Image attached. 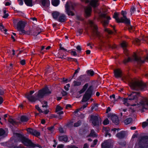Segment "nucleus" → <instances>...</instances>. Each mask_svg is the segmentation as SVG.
Listing matches in <instances>:
<instances>
[{
	"instance_id": "nucleus-1",
	"label": "nucleus",
	"mask_w": 148,
	"mask_h": 148,
	"mask_svg": "<svg viewBox=\"0 0 148 148\" xmlns=\"http://www.w3.org/2000/svg\"><path fill=\"white\" fill-rule=\"evenodd\" d=\"M34 92V90H31L29 92H26L25 94V97L30 102H35L37 100H40V99H43L46 95H49L51 92L49 90V88L47 86H45L38 91L37 95H36L37 98L36 99L33 96H32Z\"/></svg>"
},
{
	"instance_id": "nucleus-2",
	"label": "nucleus",
	"mask_w": 148,
	"mask_h": 148,
	"mask_svg": "<svg viewBox=\"0 0 148 148\" xmlns=\"http://www.w3.org/2000/svg\"><path fill=\"white\" fill-rule=\"evenodd\" d=\"M14 136L18 138V141H21L25 146L29 147L32 148H34L38 147L41 148L42 146L38 144H35L32 142V140L29 138H26L23 134L20 133H14L13 134Z\"/></svg>"
},
{
	"instance_id": "nucleus-3",
	"label": "nucleus",
	"mask_w": 148,
	"mask_h": 148,
	"mask_svg": "<svg viewBox=\"0 0 148 148\" xmlns=\"http://www.w3.org/2000/svg\"><path fill=\"white\" fill-rule=\"evenodd\" d=\"M129 86L133 89L136 88H145L146 86V84L144 83L142 81L134 80L132 79L129 83Z\"/></svg>"
},
{
	"instance_id": "nucleus-4",
	"label": "nucleus",
	"mask_w": 148,
	"mask_h": 148,
	"mask_svg": "<svg viewBox=\"0 0 148 148\" xmlns=\"http://www.w3.org/2000/svg\"><path fill=\"white\" fill-rule=\"evenodd\" d=\"M138 148H148V136L145 135L139 138Z\"/></svg>"
},
{
	"instance_id": "nucleus-5",
	"label": "nucleus",
	"mask_w": 148,
	"mask_h": 148,
	"mask_svg": "<svg viewBox=\"0 0 148 148\" xmlns=\"http://www.w3.org/2000/svg\"><path fill=\"white\" fill-rule=\"evenodd\" d=\"M93 92V86L91 85L89 86L83 95L81 101L82 102H86L88 101L91 97Z\"/></svg>"
},
{
	"instance_id": "nucleus-6",
	"label": "nucleus",
	"mask_w": 148,
	"mask_h": 148,
	"mask_svg": "<svg viewBox=\"0 0 148 148\" xmlns=\"http://www.w3.org/2000/svg\"><path fill=\"white\" fill-rule=\"evenodd\" d=\"M18 21L17 20H14L13 23L14 25H16L17 29L19 31H20L21 32L24 33L25 32V30L24 29L26 23L25 21Z\"/></svg>"
},
{
	"instance_id": "nucleus-7",
	"label": "nucleus",
	"mask_w": 148,
	"mask_h": 148,
	"mask_svg": "<svg viewBox=\"0 0 148 148\" xmlns=\"http://www.w3.org/2000/svg\"><path fill=\"white\" fill-rule=\"evenodd\" d=\"M90 120L94 126H98L101 124V119L99 116L91 115L90 116Z\"/></svg>"
},
{
	"instance_id": "nucleus-8",
	"label": "nucleus",
	"mask_w": 148,
	"mask_h": 148,
	"mask_svg": "<svg viewBox=\"0 0 148 148\" xmlns=\"http://www.w3.org/2000/svg\"><path fill=\"white\" fill-rule=\"evenodd\" d=\"M98 28L97 25H94L93 26L92 29V36H96L98 38L99 40H101V35L100 32L98 31Z\"/></svg>"
},
{
	"instance_id": "nucleus-9",
	"label": "nucleus",
	"mask_w": 148,
	"mask_h": 148,
	"mask_svg": "<svg viewBox=\"0 0 148 148\" xmlns=\"http://www.w3.org/2000/svg\"><path fill=\"white\" fill-rule=\"evenodd\" d=\"M113 143L110 139L105 140L101 144L102 148H113Z\"/></svg>"
},
{
	"instance_id": "nucleus-10",
	"label": "nucleus",
	"mask_w": 148,
	"mask_h": 148,
	"mask_svg": "<svg viewBox=\"0 0 148 148\" xmlns=\"http://www.w3.org/2000/svg\"><path fill=\"white\" fill-rule=\"evenodd\" d=\"M127 13L125 11H122L121 12V14L123 16L121 17V21L122 23H123L126 25H130V20L127 18L126 14Z\"/></svg>"
},
{
	"instance_id": "nucleus-11",
	"label": "nucleus",
	"mask_w": 148,
	"mask_h": 148,
	"mask_svg": "<svg viewBox=\"0 0 148 148\" xmlns=\"http://www.w3.org/2000/svg\"><path fill=\"white\" fill-rule=\"evenodd\" d=\"M114 76L116 78H121L123 76V71L121 69L117 68L114 70Z\"/></svg>"
},
{
	"instance_id": "nucleus-12",
	"label": "nucleus",
	"mask_w": 148,
	"mask_h": 148,
	"mask_svg": "<svg viewBox=\"0 0 148 148\" xmlns=\"http://www.w3.org/2000/svg\"><path fill=\"white\" fill-rule=\"evenodd\" d=\"M140 93L139 92H132L131 94L128 95V99L132 100L137 99L140 96Z\"/></svg>"
},
{
	"instance_id": "nucleus-13",
	"label": "nucleus",
	"mask_w": 148,
	"mask_h": 148,
	"mask_svg": "<svg viewBox=\"0 0 148 148\" xmlns=\"http://www.w3.org/2000/svg\"><path fill=\"white\" fill-rule=\"evenodd\" d=\"M92 8L90 7H88L84 9V16L86 18L90 17L91 15Z\"/></svg>"
},
{
	"instance_id": "nucleus-14",
	"label": "nucleus",
	"mask_w": 148,
	"mask_h": 148,
	"mask_svg": "<svg viewBox=\"0 0 148 148\" xmlns=\"http://www.w3.org/2000/svg\"><path fill=\"white\" fill-rule=\"evenodd\" d=\"M111 119L112 122L116 125H118L119 123V120L118 117L115 115L111 116Z\"/></svg>"
},
{
	"instance_id": "nucleus-15",
	"label": "nucleus",
	"mask_w": 148,
	"mask_h": 148,
	"mask_svg": "<svg viewBox=\"0 0 148 148\" xmlns=\"http://www.w3.org/2000/svg\"><path fill=\"white\" fill-rule=\"evenodd\" d=\"M59 141H64L65 143H67L68 141V138L66 135L60 136L58 137Z\"/></svg>"
},
{
	"instance_id": "nucleus-16",
	"label": "nucleus",
	"mask_w": 148,
	"mask_h": 148,
	"mask_svg": "<svg viewBox=\"0 0 148 148\" xmlns=\"http://www.w3.org/2000/svg\"><path fill=\"white\" fill-rule=\"evenodd\" d=\"M79 80L81 81L87 82L89 80V78L87 75H80L78 77Z\"/></svg>"
},
{
	"instance_id": "nucleus-17",
	"label": "nucleus",
	"mask_w": 148,
	"mask_h": 148,
	"mask_svg": "<svg viewBox=\"0 0 148 148\" xmlns=\"http://www.w3.org/2000/svg\"><path fill=\"white\" fill-rule=\"evenodd\" d=\"M40 2L43 7L48 8L49 6L50 2L49 0H40Z\"/></svg>"
},
{
	"instance_id": "nucleus-18",
	"label": "nucleus",
	"mask_w": 148,
	"mask_h": 148,
	"mask_svg": "<svg viewBox=\"0 0 148 148\" xmlns=\"http://www.w3.org/2000/svg\"><path fill=\"white\" fill-rule=\"evenodd\" d=\"M98 1V0H91L90 1V5L94 8H96L99 5Z\"/></svg>"
},
{
	"instance_id": "nucleus-19",
	"label": "nucleus",
	"mask_w": 148,
	"mask_h": 148,
	"mask_svg": "<svg viewBox=\"0 0 148 148\" xmlns=\"http://www.w3.org/2000/svg\"><path fill=\"white\" fill-rule=\"evenodd\" d=\"M133 57L134 58V60L136 61L138 63H143L145 62L144 60H141L140 57H138L135 53L133 55Z\"/></svg>"
},
{
	"instance_id": "nucleus-20",
	"label": "nucleus",
	"mask_w": 148,
	"mask_h": 148,
	"mask_svg": "<svg viewBox=\"0 0 148 148\" xmlns=\"http://www.w3.org/2000/svg\"><path fill=\"white\" fill-rule=\"evenodd\" d=\"M125 135V132L124 131H121L118 133L116 134V136L119 139H123L124 138Z\"/></svg>"
},
{
	"instance_id": "nucleus-21",
	"label": "nucleus",
	"mask_w": 148,
	"mask_h": 148,
	"mask_svg": "<svg viewBox=\"0 0 148 148\" xmlns=\"http://www.w3.org/2000/svg\"><path fill=\"white\" fill-rule=\"evenodd\" d=\"M57 20L61 23H64L66 21V16L64 14H62L59 17Z\"/></svg>"
},
{
	"instance_id": "nucleus-22",
	"label": "nucleus",
	"mask_w": 148,
	"mask_h": 148,
	"mask_svg": "<svg viewBox=\"0 0 148 148\" xmlns=\"http://www.w3.org/2000/svg\"><path fill=\"white\" fill-rule=\"evenodd\" d=\"M122 80L123 81H127L128 82L129 84L130 82V81L132 79V78H131L130 76L128 75H124L123 74V76L121 77Z\"/></svg>"
},
{
	"instance_id": "nucleus-23",
	"label": "nucleus",
	"mask_w": 148,
	"mask_h": 148,
	"mask_svg": "<svg viewBox=\"0 0 148 148\" xmlns=\"http://www.w3.org/2000/svg\"><path fill=\"white\" fill-rule=\"evenodd\" d=\"M119 14L116 12L114 13L113 17L115 19L116 22L117 23H122V22L121 21V18H118Z\"/></svg>"
},
{
	"instance_id": "nucleus-24",
	"label": "nucleus",
	"mask_w": 148,
	"mask_h": 148,
	"mask_svg": "<svg viewBox=\"0 0 148 148\" xmlns=\"http://www.w3.org/2000/svg\"><path fill=\"white\" fill-rule=\"evenodd\" d=\"M60 14L59 12L55 11L52 13V15L54 19L57 20L58 18V17L60 16Z\"/></svg>"
},
{
	"instance_id": "nucleus-25",
	"label": "nucleus",
	"mask_w": 148,
	"mask_h": 148,
	"mask_svg": "<svg viewBox=\"0 0 148 148\" xmlns=\"http://www.w3.org/2000/svg\"><path fill=\"white\" fill-rule=\"evenodd\" d=\"M29 120V118L26 116L22 115L21 116L20 121L22 122H27Z\"/></svg>"
},
{
	"instance_id": "nucleus-26",
	"label": "nucleus",
	"mask_w": 148,
	"mask_h": 148,
	"mask_svg": "<svg viewBox=\"0 0 148 148\" xmlns=\"http://www.w3.org/2000/svg\"><path fill=\"white\" fill-rule=\"evenodd\" d=\"M24 1L27 6L31 7L33 5L32 0H24Z\"/></svg>"
},
{
	"instance_id": "nucleus-27",
	"label": "nucleus",
	"mask_w": 148,
	"mask_h": 148,
	"mask_svg": "<svg viewBox=\"0 0 148 148\" xmlns=\"http://www.w3.org/2000/svg\"><path fill=\"white\" fill-rule=\"evenodd\" d=\"M88 85V83H86L83 86L81 90L79 92L80 94H82L84 92L87 88Z\"/></svg>"
},
{
	"instance_id": "nucleus-28",
	"label": "nucleus",
	"mask_w": 148,
	"mask_h": 148,
	"mask_svg": "<svg viewBox=\"0 0 148 148\" xmlns=\"http://www.w3.org/2000/svg\"><path fill=\"white\" fill-rule=\"evenodd\" d=\"M59 0H52V4L55 6H57L59 3Z\"/></svg>"
},
{
	"instance_id": "nucleus-29",
	"label": "nucleus",
	"mask_w": 148,
	"mask_h": 148,
	"mask_svg": "<svg viewBox=\"0 0 148 148\" xmlns=\"http://www.w3.org/2000/svg\"><path fill=\"white\" fill-rule=\"evenodd\" d=\"M7 136L6 133L5 131L2 128L0 129V137H4Z\"/></svg>"
},
{
	"instance_id": "nucleus-30",
	"label": "nucleus",
	"mask_w": 148,
	"mask_h": 148,
	"mask_svg": "<svg viewBox=\"0 0 148 148\" xmlns=\"http://www.w3.org/2000/svg\"><path fill=\"white\" fill-rule=\"evenodd\" d=\"M35 31V34H34V35L36 36H37L42 32L41 29L38 27H37L36 28Z\"/></svg>"
},
{
	"instance_id": "nucleus-31",
	"label": "nucleus",
	"mask_w": 148,
	"mask_h": 148,
	"mask_svg": "<svg viewBox=\"0 0 148 148\" xmlns=\"http://www.w3.org/2000/svg\"><path fill=\"white\" fill-rule=\"evenodd\" d=\"M26 130L27 131V133L32 135L34 130L32 128L29 127L27 128L26 129Z\"/></svg>"
},
{
	"instance_id": "nucleus-32",
	"label": "nucleus",
	"mask_w": 148,
	"mask_h": 148,
	"mask_svg": "<svg viewBox=\"0 0 148 148\" xmlns=\"http://www.w3.org/2000/svg\"><path fill=\"white\" fill-rule=\"evenodd\" d=\"M126 25L128 27V30L130 32H132L135 30L134 28H133V26H132L130 25V23L129 25Z\"/></svg>"
},
{
	"instance_id": "nucleus-33",
	"label": "nucleus",
	"mask_w": 148,
	"mask_h": 148,
	"mask_svg": "<svg viewBox=\"0 0 148 148\" xmlns=\"http://www.w3.org/2000/svg\"><path fill=\"white\" fill-rule=\"evenodd\" d=\"M132 59L130 57H128L127 58L125 59L123 61V64H125L132 61Z\"/></svg>"
},
{
	"instance_id": "nucleus-34",
	"label": "nucleus",
	"mask_w": 148,
	"mask_h": 148,
	"mask_svg": "<svg viewBox=\"0 0 148 148\" xmlns=\"http://www.w3.org/2000/svg\"><path fill=\"white\" fill-rule=\"evenodd\" d=\"M132 121V119L131 118H128L126 119L124 121L125 124L127 125L130 124Z\"/></svg>"
},
{
	"instance_id": "nucleus-35",
	"label": "nucleus",
	"mask_w": 148,
	"mask_h": 148,
	"mask_svg": "<svg viewBox=\"0 0 148 148\" xmlns=\"http://www.w3.org/2000/svg\"><path fill=\"white\" fill-rule=\"evenodd\" d=\"M87 74L91 76H93L95 74L94 71L92 70H88L86 71Z\"/></svg>"
},
{
	"instance_id": "nucleus-36",
	"label": "nucleus",
	"mask_w": 148,
	"mask_h": 148,
	"mask_svg": "<svg viewBox=\"0 0 148 148\" xmlns=\"http://www.w3.org/2000/svg\"><path fill=\"white\" fill-rule=\"evenodd\" d=\"M73 121L72 120H70L67 123L66 125L68 127H73Z\"/></svg>"
},
{
	"instance_id": "nucleus-37",
	"label": "nucleus",
	"mask_w": 148,
	"mask_h": 148,
	"mask_svg": "<svg viewBox=\"0 0 148 148\" xmlns=\"http://www.w3.org/2000/svg\"><path fill=\"white\" fill-rule=\"evenodd\" d=\"M89 136H91L92 137H97V135L95 134V132L93 130H91L90 134H89Z\"/></svg>"
},
{
	"instance_id": "nucleus-38",
	"label": "nucleus",
	"mask_w": 148,
	"mask_h": 148,
	"mask_svg": "<svg viewBox=\"0 0 148 148\" xmlns=\"http://www.w3.org/2000/svg\"><path fill=\"white\" fill-rule=\"evenodd\" d=\"M0 30L2 31H4L5 32V34H6V32L8 31L7 29H5L3 26V25L1 23H0Z\"/></svg>"
},
{
	"instance_id": "nucleus-39",
	"label": "nucleus",
	"mask_w": 148,
	"mask_h": 148,
	"mask_svg": "<svg viewBox=\"0 0 148 148\" xmlns=\"http://www.w3.org/2000/svg\"><path fill=\"white\" fill-rule=\"evenodd\" d=\"M32 135L36 137H38L40 136V132H38L36 130H34Z\"/></svg>"
},
{
	"instance_id": "nucleus-40",
	"label": "nucleus",
	"mask_w": 148,
	"mask_h": 148,
	"mask_svg": "<svg viewBox=\"0 0 148 148\" xmlns=\"http://www.w3.org/2000/svg\"><path fill=\"white\" fill-rule=\"evenodd\" d=\"M67 60L69 61H72V62H75L77 63V64H78V62L77 61V59L75 58H71L67 57Z\"/></svg>"
},
{
	"instance_id": "nucleus-41",
	"label": "nucleus",
	"mask_w": 148,
	"mask_h": 148,
	"mask_svg": "<svg viewBox=\"0 0 148 148\" xmlns=\"http://www.w3.org/2000/svg\"><path fill=\"white\" fill-rule=\"evenodd\" d=\"M101 17L104 18H106L107 20H110L111 19V18L110 16H106V14H103L101 15Z\"/></svg>"
},
{
	"instance_id": "nucleus-42",
	"label": "nucleus",
	"mask_w": 148,
	"mask_h": 148,
	"mask_svg": "<svg viewBox=\"0 0 148 148\" xmlns=\"http://www.w3.org/2000/svg\"><path fill=\"white\" fill-rule=\"evenodd\" d=\"M76 19L78 20L81 21H83L84 20V19L83 18V17L79 15H76Z\"/></svg>"
},
{
	"instance_id": "nucleus-43",
	"label": "nucleus",
	"mask_w": 148,
	"mask_h": 148,
	"mask_svg": "<svg viewBox=\"0 0 148 148\" xmlns=\"http://www.w3.org/2000/svg\"><path fill=\"white\" fill-rule=\"evenodd\" d=\"M81 121L80 120H79L77 121L76 123H75L73 126L74 127H78L81 124Z\"/></svg>"
},
{
	"instance_id": "nucleus-44",
	"label": "nucleus",
	"mask_w": 148,
	"mask_h": 148,
	"mask_svg": "<svg viewBox=\"0 0 148 148\" xmlns=\"http://www.w3.org/2000/svg\"><path fill=\"white\" fill-rule=\"evenodd\" d=\"M59 131L60 133H65L66 131H64L63 128L61 127V126L60 127L58 128Z\"/></svg>"
},
{
	"instance_id": "nucleus-45",
	"label": "nucleus",
	"mask_w": 148,
	"mask_h": 148,
	"mask_svg": "<svg viewBox=\"0 0 148 148\" xmlns=\"http://www.w3.org/2000/svg\"><path fill=\"white\" fill-rule=\"evenodd\" d=\"M80 69V68L78 67L77 69L75 70V71L73 74V76L72 78L74 77H76L77 75L76 74H77V73L79 72Z\"/></svg>"
},
{
	"instance_id": "nucleus-46",
	"label": "nucleus",
	"mask_w": 148,
	"mask_h": 148,
	"mask_svg": "<svg viewBox=\"0 0 148 148\" xmlns=\"http://www.w3.org/2000/svg\"><path fill=\"white\" fill-rule=\"evenodd\" d=\"M73 86H77L80 85L81 84V83L80 82H77L74 81L73 82Z\"/></svg>"
},
{
	"instance_id": "nucleus-47",
	"label": "nucleus",
	"mask_w": 148,
	"mask_h": 148,
	"mask_svg": "<svg viewBox=\"0 0 148 148\" xmlns=\"http://www.w3.org/2000/svg\"><path fill=\"white\" fill-rule=\"evenodd\" d=\"M54 125H55L53 126L48 127L47 128V129L50 132H54L55 130Z\"/></svg>"
},
{
	"instance_id": "nucleus-48",
	"label": "nucleus",
	"mask_w": 148,
	"mask_h": 148,
	"mask_svg": "<svg viewBox=\"0 0 148 148\" xmlns=\"http://www.w3.org/2000/svg\"><path fill=\"white\" fill-rule=\"evenodd\" d=\"M10 123L12 124L13 125H16L17 124V123L16 121L12 119H10Z\"/></svg>"
},
{
	"instance_id": "nucleus-49",
	"label": "nucleus",
	"mask_w": 148,
	"mask_h": 148,
	"mask_svg": "<svg viewBox=\"0 0 148 148\" xmlns=\"http://www.w3.org/2000/svg\"><path fill=\"white\" fill-rule=\"evenodd\" d=\"M121 46L122 48H126L127 46L126 42L125 41H123L121 44Z\"/></svg>"
},
{
	"instance_id": "nucleus-50",
	"label": "nucleus",
	"mask_w": 148,
	"mask_h": 148,
	"mask_svg": "<svg viewBox=\"0 0 148 148\" xmlns=\"http://www.w3.org/2000/svg\"><path fill=\"white\" fill-rule=\"evenodd\" d=\"M50 68V66H48L45 69V74H46L47 73H49L50 72L49 70V69Z\"/></svg>"
},
{
	"instance_id": "nucleus-51",
	"label": "nucleus",
	"mask_w": 148,
	"mask_h": 148,
	"mask_svg": "<svg viewBox=\"0 0 148 148\" xmlns=\"http://www.w3.org/2000/svg\"><path fill=\"white\" fill-rule=\"evenodd\" d=\"M63 108L59 106H57L56 107V112H58L63 109Z\"/></svg>"
},
{
	"instance_id": "nucleus-52",
	"label": "nucleus",
	"mask_w": 148,
	"mask_h": 148,
	"mask_svg": "<svg viewBox=\"0 0 148 148\" xmlns=\"http://www.w3.org/2000/svg\"><path fill=\"white\" fill-rule=\"evenodd\" d=\"M6 11L5 10V9H3V13L4 14V15L3 16V17L4 18H7L8 16V13H6Z\"/></svg>"
},
{
	"instance_id": "nucleus-53",
	"label": "nucleus",
	"mask_w": 148,
	"mask_h": 148,
	"mask_svg": "<svg viewBox=\"0 0 148 148\" xmlns=\"http://www.w3.org/2000/svg\"><path fill=\"white\" fill-rule=\"evenodd\" d=\"M109 121L108 118H106L105 119L103 122V124L104 125H107L109 124Z\"/></svg>"
},
{
	"instance_id": "nucleus-54",
	"label": "nucleus",
	"mask_w": 148,
	"mask_h": 148,
	"mask_svg": "<svg viewBox=\"0 0 148 148\" xmlns=\"http://www.w3.org/2000/svg\"><path fill=\"white\" fill-rule=\"evenodd\" d=\"M104 31L106 32H107L109 34H112L114 33L112 30H109L108 28L105 29Z\"/></svg>"
},
{
	"instance_id": "nucleus-55",
	"label": "nucleus",
	"mask_w": 148,
	"mask_h": 148,
	"mask_svg": "<svg viewBox=\"0 0 148 148\" xmlns=\"http://www.w3.org/2000/svg\"><path fill=\"white\" fill-rule=\"evenodd\" d=\"M35 108L39 112V113H42L43 111L39 107L38 105H36L35 106Z\"/></svg>"
},
{
	"instance_id": "nucleus-56",
	"label": "nucleus",
	"mask_w": 148,
	"mask_h": 148,
	"mask_svg": "<svg viewBox=\"0 0 148 148\" xmlns=\"http://www.w3.org/2000/svg\"><path fill=\"white\" fill-rule=\"evenodd\" d=\"M66 13L69 16H73L75 15V13L71 10L69 11V12H67Z\"/></svg>"
},
{
	"instance_id": "nucleus-57",
	"label": "nucleus",
	"mask_w": 148,
	"mask_h": 148,
	"mask_svg": "<svg viewBox=\"0 0 148 148\" xmlns=\"http://www.w3.org/2000/svg\"><path fill=\"white\" fill-rule=\"evenodd\" d=\"M98 142V140L97 139L94 140L93 142V143L90 145L91 147H93L96 145L97 143Z\"/></svg>"
},
{
	"instance_id": "nucleus-58",
	"label": "nucleus",
	"mask_w": 148,
	"mask_h": 148,
	"mask_svg": "<svg viewBox=\"0 0 148 148\" xmlns=\"http://www.w3.org/2000/svg\"><path fill=\"white\" fill-rule=\"evenodd\" d=\"M31 33V32L30 31H25V32H24V33L22 32H21L20 34H27V35H29Z\"/></svg>"
},
{
	"instance_id": "nucleus-59",
	"label": "nucleus",
	"mask_w": 148,
	"mask_h": 148,
	"mask_svg": "<svg viewBox=\"0 0 148 148\" xmlns=\"http://www.w3.org/2000/svg\"><path fill=\"white\" fill-rule=\"evenodd\" d=\"M135 8L134 6H132L131 7L130 9V11L131 12V14L132 13H134L135 11Z\"/></svg>"
},
{
	"instance_id": "nucleus-60",
	"label": "nucleus",
	"mask_w": 148,
	"mask_h": 148,
	"mask_svg": "<svg viewBox=\"0 0 148 148\" xmlns=\"http://www.w3.org/2000/svg\"><path fill=\"white\" fill-rule=\"evenodd\" d=\"M109 22V21L108 20H104L103 22V25L104 26H106V25H108Z\"/></svg>"
},
{
	"instance_id": "nucleus-61",
	"label": "nucleus",
	"mask_w": 148,
	"mask_h": 148,
	"mask_svg": "<svg viewBox=\"0 0 148 148\" xmlns=\"http://www.w3.org/2000/svg\"><path fill=\"white\" fill-rule=\"evenodd\" d=\"M124 52L127 56H128L129 55L128 51L126 49L124 50Z\"/></svg>"
},
{
	"instance_id": "nucleus-62",
	"label": "nucleus",
	"mask_w": 148,
	"mask_h": 148,
	"mask_svg": "<svg viewBox=\"0 0 148 148\" xmlns=\"http://www.w3.org/2000/svg\"><path fill=\"white\" fill-rule=\"evenodd\" d=\"M103 129L106 131V132H108L110 130V128L109 127H103Z\"/></svg>"
},
{
	"instance_id": "nucleus-63",
	"label": "nucleus",
	"mask_w": 148,
	"mask_h": 148,
	"mask_svg": "<svg viewBox=\"0 0 148 148\" xmlns=\"http://www.w3.org/2000/svg\"><path fill=\"white\" fill-rule=\"evenodd\" d=\"M148 124V123L146 122H144L142 123V126L143 128H144L147 126Z\"/></svg>"
},
{
	"instance_id": "nucleus-64",
	"label": "nucleus",
	"mask_w": 148,
	"mask_h": 148,
	"mask_svg": "<svg viewBox=\"0 0 148 148\" xmlns=\"http://www.w3.org/2000/svg\"><path fill=\"white\" fill-rule=\"evenodd\" d=\"M67 148H78V147H76V146L75 145H68L67 147Z\"/></svg>"
}]
</instances>
